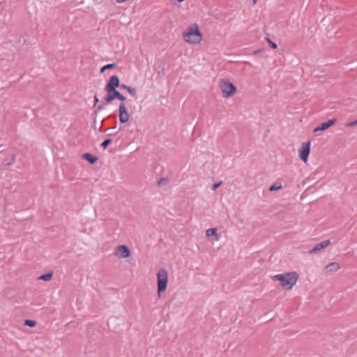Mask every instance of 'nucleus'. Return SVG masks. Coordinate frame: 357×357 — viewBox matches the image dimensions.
<instances>
[{
	"mask_svg": "<svg viewBox=\"0 0 357 357\" xmlns=\"http://www.w3.org/2000/svg\"><path fill=\"white\" fill-rule=\"evenodd\" d=\"M274 281L280 282L281 287L286 291L291 290L296 284L299 275L296 271L277 274L271 277Z\"/></svg>",
	"mask_w": 357,
	"mask_h": 357,
	"instance_id": "f257e3e1",
	"label": "nucleus"
},
{
	"mask_svg": "<svg viewBox=\"0 0 357 357\" xmlns=\"http://www.w3.org/2000/svg\"><path fill=\"white\" fill-rule=\"evenodd\" d=\"M182 37L183 40L189 44H199L203 39L202 33L197 24L189 26L183 32Z\"/></svg>",
	"mask_w": 357,
	"mask_h": 357,
	"instance_id": "f03ea898",
	"label": "nucleus"
},
{
	"mask_svg": "<svg viewBox=\"0 0 357 357\" xmlns=\"http://www.w3.org/2000/svg\"><path fill=\"white\" fill-rule=\"evenodd\" d=\"M98 109H102V107L100 105V106L98 107Z\"/></svg>",
	"mask_w": 357,
	"mask_h": 357,
	"instance_id": "a878e982",
	"label": "nucleus"
},
{
	"mask_svg": "<svg viewBox=\"0 0 357 357\" xmlns=\"http://www.w3.org/2000/svg\"><path fill=\"white\" fill-rule=\"evenodd\" d=\"M206 235L208 238L214 236L215 237V241L219 240V236L217 234V229L216 228H211L206 231Z\"/></svg>",
	"mask_w": 357,
	"mask_h": 357,
	"instance_id": "4468645a",
	"label": "nucleus"
},
{
	"mask_svg": "<svg viewBox=\"0 0 357 357\" xmlns=\"http://www.w3.org/2000/svg\"><path fill=\"white\" fill-rule=\"evenodd\" d=\"M266 40L267 42L268 43L269 45L273 48V49H276L277 48V44L274 42H273L272 40H271L269 38H266Z\"/></svg>",
	"mask_w": 357,
	"mask_h": 357,
	"instance_id": "412c9836",
	"label": "nucleus"
},
{
	"mask_svg": "<svg viewBox=\"0 0 357 357\" xmlns=\"http://www.w3.org/2000/svg\"><path fill=\"white\" fill-rule=\"evenodd\" d=\"M112 142V140L110 139H105L102 144H101V146L105 149L108 145Z\"/></svg>",
	"mask_w": 357,
	"mask_h": 357,
	"instance_id": "aec40b11",
	"label": "nucleus"
},
{
	"mask_svg": "<svg viewBox=\"0 0 357 357\" xmlns=\"http://www.w3.org/2000/svg\"><path fill=\"white\" fill-rule=\"evenodd\" d=\"M337 121V119L335 118L329 119L327 121L323 122L319 126H318L314 130V132L316 133L319 131L325 130L328 128H329L331 126H332L333 124H335Z\"/></svg>",
	"mask_w": 357,
	"mask_h": 357,
	"instance_id": "6e6552de",
	"label": "nucleus"
},
{
	"mask_svg": "<svg viewBox=\"0 0 357 357\" xmlns=\"http://www.w3.org/2000/svg\"><path fill=\"white\" fill-rule=\"evenodd\" d=\"M346 126L347 127H354V126H357V119L355 120V121H353L351 122L348 123Z\"/></svg>",
	"mask_w": 357,
	"mask_h": 357,
	"instance_id": "4be33fe9",
	"label": "nucleus"
},
{
	"mask_svg": "<svg viewBox=\"0 0 357 357\" xmlns=\"http://www.w3.org/2000/svg\"><path fill=\"white\" fill-rule=\"evenodd\" d=\"M325 269L329 273H335L340 269V265L337 262H331L325 267Z\"/></svg>",
	"mask_w": 357,
	"mask_h": 357,
	"instance_id": "f8f14e48",
	"label": "nucleus"
},
{
	"mask_svg": "<svg viewBox=\"0 0 357 357\" xmlns=\"http://www.w3.org/2000/svg\"><path fill=\"white\" fill-rule=\"evenodd\" d=\"M114 255L118 259H127L130 257L131 253L128 246L120 245L115 248Z\"/></svg>",
	"mask_w": 357,
	"mask_h": 357,
	"instance_id": "39448f33",
	"label": "nucleus"
},
{
	"mask_svg": "<svg viewBox=\"0 0 357 357\" xmlns=\"http://www.w3.org/2000/svg\"><path fill=\"white\" fill-rule=\"evenodd\" d=\"M98 101H99V99L98 98V97L95 96L94 97V102H95V104H96Z\"/></svg>",
	"mask_w": 357,
	"mask_h": 357,
	"instance_id": "393cba45",
	"label": "nucleus"
},
{
	"mask_svg": "<svg viewBox=\"0 0 357 357\" xmlns=\"http://www.w3.org/2000/svg\"><path fill=\"white\" fill-rule=\"evenodd\" d=\"M120 87L121 89H126L132 96H135L137 93V90L135 88L128 86L124 84H121Z\"/></svg>",
	"mask_w": 357,
	"mask_h": 357,
	"instance_id": "2eb2a0df",
	"label": "nucleus"
},
{
	"mask_svg": "<svg viewBox=\"0 0 357 357\" xmlns=\"http://www.w3.org/2000/svg\"><path fill=\"white\" fill-rule=\"evenodd\" d=\"M220 88L222 96L225 98L232 96L236 91V87L229 80H220Z\"/></svg>",
	"mask_w": 357,
	"mask_h": 357,
	"instance_id": "20e7f679",
	"label": "nucleus"
},
{
	"mask_svg": "<svg viewBox=\"0 0 357 357\" xmlns=\"http://www.w3.org/2000/svg\"><path fill=\"white\" fill-rule=\"evenodd\" d=\"M52 276H53V273L52 272H48L45 274L40 275L38 278V280H44V281H50L52 280Z\"/></svg>",
	"mask_w": 357,
	"mask_h": 357,
	"instance_id": "dca6fc26",
	"label": "nucleus"
},
{
	"mask_svg": "<svg viewBox=\"0 0 357 357\" xmlns=\"http://www.w3.org/2000/svg\"><path fill=\"white\" fill-rule=\"evenodd\" d=\"M24 325L29 327H34L36 325V322L33 320L27 319L24 321Z\"/></svg>",
	"mask_w": 357,
	"mask_h": 357,
	"instance_id": "a211bd4d",
	"label": "nucleus"
},
{
	"mask_svg": "<svg viewBox=\"0 0 357 357\" xmlns=\"http://www.w3.org/2000/svg\"><path fill=\"white\" fill-rule=\"evenodd\" d=\"M107 91V96L105 97V100L107 103L112 102L114 100L118 99L120 93L116 89H108Z\"/></svg>",
	"mask_w": 357,
	"mask_h": 357,
	"instance_id": "9d476101",
	"label": "nucleus"
},
{
	"mask_svg": "<svg viewBox=\"0 0 357 357\" xmlns=\"http://www.w3.org/2000/svg\"><path fill=\"white\" fill-rule=\"evenodd\" d=\"M221 184H222V182H219V183L213 184L212 186V190H215L218 188H219L221 185Z\"/></svg>",
	"mask_w": 357,
	"mask_h": 357,
	"instance_id": "5701e85b",
	"label": "nucleus"
},
{
	"mask_svg": "<svg viewBox=\"0 0 357 357\" xmlns=\"http://www.w3.org/2000/svg\"><path fill=\"white\" fill-rule=\"evenodd\" d=\"M119 121L121 123H125L129 120V114L127 108L123 102L120 103L119 107Z\"/></svg>",
	"mask_w": 357,
	"mask_h": 357,
	"instance_id": "0eeeda50",
	"label": "nucleus"
},
{
	"mask_svg": "<svg viewBox=\"0 0 357 357\" xmlns=\"http://www.w3.org/2000/svg\"><path fill=\"white\" fill-rule=\"evenodd\" d=\"M310 152V142L303 143L298 150V156L301 160L306 162Z\"/></svg>",
	"mask_w": 357,
	"mask_h": 357,
	"instance_id": "423d86ee",
	"label": "nucleus"
},
{
	"mask_svg": "<svg viewBox=\"0 0 357 357\" xmlns=\"http://www.w3.org/2000/svg\"><path fill=\"white\" fill-rule=\"evenodd\" d=\"M82 157L86 160L90 164H93L97 160V158L89 153H84Z\"/></svg>",
	"mask_w": 357,
	"mask_h": 357,
	"instance_id": "ddd939ff",
	"label": "nucleus"
},
{
	"mask_svg": "<svg viewBox=\"0 0 357 357\" xmlns=\"http://www.w3.org/2000/svg\"><path fill=\"white\" fill-rule=\"evenodd\" d=\"M331 243V241L329 240H326L320 243L317 244L310 251H309L310 254L315 253L319 250H321L323 248H326L328 245H329Z\"/></svg>",
	"mask_w": 357,
	"mask_h": 357,
	"instance_id": "9b49d317",
	"label": "nucleus"
},
{
	"mask_svg": "<svg viewBox=\"0 0 357 357\" xmlns=\"http://www.w3.org/2000/svg\"><path fill=\"white\" fill-rule=\"evenodd\" d=\"M282 185L280 183L275 182L269 188V190L271 192L276 191V190H279L282 189Z\"/></svg>",
	"mask_w": 357,
	"mask_h": 357,
	"instance_id": "f3484780",
	"label": "nucleus"
},
{
	"mask_svg": "<svg viewBox=\"0 0 357 357\" xmlns=\"http://www.w3.org/2000/svg\"><path fill=\"white\" fill-rule=\"evenodd\" d=\"M156 276L158 295L160 297L161 294L164 292L167 289L168 283V273L165 268H160L157 272Z\"/></svg>",
	"mask_w": 357,
	"mask_h": 357,
	"instance_id": "7ed1b4c3",
	"label": "nucleus"
},
{
	"mask_svg": "<svg viewBox=\"0 0 357 357\" xmlns=\"http://www.w3.org/2000/svg\"><path fill=\"white\" fill-rule=\"evenodd\" d=\"M126 98L124 96H123L121 93L119 94V96L118 97V100L124 101V100H126Z\"/></svg>",
	"mask_w": 357,
	"mask_h": 357,
	"instance_id": "b1692460",
	"label": "nucleus"
},
{
	"mask_svg": "<svg viewBox=\"0 0 357 357\" xmlns=\"http://www.w3.org/2000/svg\"><path fill=\"white\" fill-rule=\"evenodd\" d=\"M121 86L119 84V78L116 75L112 76L105 86V90L116 89V87Z\"/></svg>",
	"mask_w": 357,
	"mask_h": 357,
	"instance_id": "1a4fd4ad",
	"label": "nucleus"
},
{
	"mask_svg": "<svg viewBox=\"0 0 357 357\" xmlns=\"http://www.w3.org/2000/svg\"><path fill=\"white\" fill-rule=\"evenodd\" d=\"M257 1V0H253L254 3H256Z\"/></svg>",
	"mask_w": 357,
	"mask_h": 357,
	"instance_id": "bb28decb",
	"label": "nucleus"
},
{
	"mask_svg": "<svg viewBox=\"0 0 357 357\" xmlns=\"http://www.w3.org/2000/svg\"><path fill=\"white\" fill-rule=\"evenodd\" d=\"M115 66V63H109V64H107L105 66H104L101 70H100V73H103L105 70H108V69H111L113 67H114Z\"/></svg>",
	"mask_w": 357,
	"mask_h": 357,
	"instance_id": "6ab92c4d",
	"label": "nucleus"
}]
</instances>
